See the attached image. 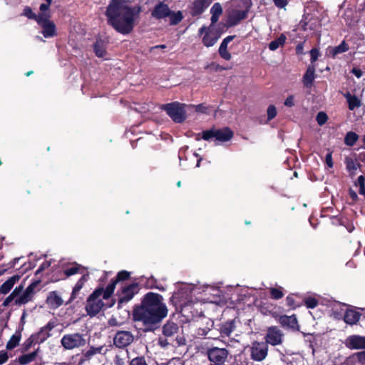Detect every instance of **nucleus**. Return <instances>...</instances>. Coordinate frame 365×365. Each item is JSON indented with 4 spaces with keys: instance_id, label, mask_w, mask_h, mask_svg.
<instances>
[{
    "instance_id": "680f3d73",
    "label": "nucleus",
    "mask_w": 365,
    "mask_h": 365,
    "mask_svg": "<svg viewBox=\"0 0 365 365\" xmlns=\"http://www.w3.org/2000/svg\"><path fill=\"white\" fill-rule=\"evenodd\" d=\"M355 185L359 187L365 186V178L363 175L359 176Z\"/></svg>"
},
{
    "instance_id": "dca6fc26",
    "label": "nucleus",
    "mask_w": 365,
    "mask_h": 365,
    "mask_svg": "<svg viewBox=\"0 0 365 365\" xmlns=\"http://www.w3.org/2000/svg\"><path fill=\"white\" fill-rule=\"evenodd\" d=\"M54 327L55 324L53 322H48L34 336V341L38 344L43 343L51 336L50 331Z\"/></svg>"
},
{
    "instance_id": "7c9ffc66",
    "label": "nucleus",
    "mask_w": 365,
    "mask_h": 365,
    "mask_svg": "<svg viewBox=\"0 0 365 365\" xmlns=\"http://www.w3.org/2000/svg\"><path fill=\"white\" fill-rule=\"evenodd\" d=\"M94 51L98 57L104 58L106 55V45L101 40L97 41L94 44Z\"/></svg>"
},
{
    "instance_id": "b1692460",
    "label": "nucleus",
    "mask_w": 365,
    "mask_h": 365,
    "mask_svg": "<svg viewBox=\"0 0 365 365\" xmlns=\"http://www.w3.org/2000/svg\"><path fill=\"white\" fill-rule=\"evenodd\" d=\"M20 279L19 275H14L8 279L0 286V294H7Z\"/></svg>"
},
{
    "instance_id": "2eb2a0df",
    "label": "nucleus",
    "mask_w": 365,
    "mask_h": 365,
    "mask_svg": "<svg viewBox=\"0 0 365 365\" xmlns=\"http://www.w3.org/2000/svg\"><path fill=\"white\" fill-rule=\"evenodd\" d=\"M138 284L135 283L124 287L119 297V302L123 303L130 301L138 292Z\"/></svg>"
},
{
    "instance_id": "4be33fe9",
    "label": "nucleus",
    "mask_w": 365,
    "mask_h": 365,
    "mask_svg": "<svg viewBox=\"0 0 365 365\" xmlns=\"http://www.w3.org/2000/svg\"><path fill=\"white\" fill-rule=\"evenodd\" d=\"M360 316L356 311L346 308L343 318L346 324H354L359 320Z\"/></svg>"
},
{
    "instance_id": "423d86ee",
    "label": "nucleus",
    "mask_w": 365,
    "mask_h": 365,
    "mask_svg": "<svg viewBox=\"0 0 365 365\" xmlns=\"http://www.w3.org/2000/svg\"><path fill=\"white\" fill-rule=\"evenodd\" d=\"M61 343L65 349L71 350L75 348L83 346L86 343L84 336L79 333H73L64 335Z\"/></svg>"
},
{
    "instance_id": "de8ad7c7",
    "label": "nucleus",
    "mask_w": 365,
    "mask_h": 365,
    "mask_svg": "<svg viewBox=\"0 0 365 365\" xmlns=\"http://www.w3.org/2000/svg\"><path fill=\"white\" fill-rule=\"evenodd\" d=\"M210 13L211 14L220 16V14L222 13V9L221 5L219 3L214 4L210 9Z\"/></svg>"
},
{
    "instance_id": "a19ab883",
    "label": "nucleus",
    "mask_w": 365,
    "mask_h": 365,
    "mask_svg": "<svg viewBox=\"0 0 365 365\" xmlns=\"http://www.w3.org/2000/svg\"><path fill=\"white\" fill-rule=\"evenodd\" d=\"M227 45L221 43L219 48V53L222 58L228 61L231 59V54L230 52L227 51Z\"/></svg>"
},
{
    "instance_id": "72a5a7b5",
    "label": "nucleus",
    "mask_w": 365,
    "mask_h": 365,
    "mask_svg": "<svg viewBox=\"0 0 365 365\" xmlns=\"http://www.w3.org/2000/svg\"><path fill=\"white\" fill-rule=\"evenodd\" d=\"M286 39V36L284 34H281L278 38L269 43V48L271 51H276L279 46L284 44Z\"/></svg>"
},
{
    "instance_id": "864d4df0",
    "label": "nucleus",
    "mask_w": 365,
    "mask_h": 365,
    "mask_svg": "<svg viewBox=\"0 0 365 365\" xmlns=\"http://www.w3.org/2000/svg\"><path fill=\"white\" fill-rule=\"evenodd\" d=\"M9 360V355L6 351H0V365L5 364Z\"/></svg>"
},
{
    "instance_id": "a18cd8bd",
    "label": "nucleus",
    "mask_w": 365,
    "mask_h": 365,
    "mask_svg": "<svg viewBox=\"0 0 365 365\" xmlns=\"http://www.w3.org/2000/svg\"><path fill=\"white\" fill-rule=\"evenodd\" d=\"M328 117L324 112H319L317 115L316 120L319 125H324L327 121Z\"/></svg>"
},
{
    "instance_id": "2f4dec72",
    "label": "nucleus",
    "mask_w": 365,
    "mask_h": 365,
    "mask_svg": "<svg viewBox=\"0 0 365 365\" xmlns=\"http://www.w3.org/2000/svg\"><path fill=\"white\" fill-rule=\"evenodd\" d=\"M345 164L347 170L350 173V175H354L356 170L359 167V165L351 158H346Z\"/></svg>"
},
{
    "instance_id": "338daca9",
    "label": "nucleus",
    "mask_w": 365,
    "mask_h": 365,
    "mask_svg": "<svg viewBox=\"0 0 365 365\" xmlns=\"http://www.w3.org/2000/svg\"><path fill=\"white\" fill-rule=\"evenodd\" d=\"M158 344L161 347L165 348V347H166L169 344V342L165 339L160 338L159 340H158Z\"/></svg>"
},
{
    "instance_id": "0e129e2a",
    "label": "nucleus",
    "mask_w": 365,
    "mask_h": 365,
    "mask_svg": "<svg viewBox=\"0 0 365 365\" xmlns=\"http://www.w3.org/2000/svg\"><path fill=\"white\" fill-rule=\"evenodd\" d=\"M113 3H115L118 5H129L130 4L128 1L125 0H110L109 4H112Z\"/></svg>"
},
{
    "instance_id": "0eeeda50",
    "label": "nucleus",
    "mask_w": 365,
    "mask_h": 365,
    "mask_svg": "<svg viewBox=\"0 0 365 365\" xmlns=\"http://www.w3.org/2000/svg\"><path fill=\"white\" fill-rule=\"evenodd\" d=\"M233 137V132L229 128H223L222 129H212L202 132V138L208 140L215 138L216 140L220 142H227Z\"/></svg>"
},
{
    "instance_id": "a211bd4d",
    "label": "nucleus",
    "mask_w": 365,
    "mask_h": 365,
    "mask_svg": "<svg viewBox=\"0 0 365 365\" xmlns=\"http://www.w3.org/2000/svg\"><path fill=\"white\" fill-rule=\"evenodd\" d=\"M346 345L352 349H365V337L358 335L351 336L346 339Z\"/></svg>"
},
{
    "instance_id": "052dcab7",
    "label": "nucleus",
    "mask_w": 365,
    "mask_h": 365,
    "mask_svg": "<svg viewBox=\"0 0 365 365\" xmlns=\"http://www.w3.org/2000/svg\"><path fill=\"white\" fill-rule=\"evenodd\" d=\"M325 160H326V163H327V165H328L329 168H332L333 167L334 164H333V161H332L331 153H329L327 154Z\"/></svg>"
},
{
    "instance_id": "8fccbe9b",
    "label": "nucleus",
    "mask_w": 365,
    "mask_h": 365,
    "mask_svg": "<svg viewBox=\"0 0 365 365\" xmlns=\"http://www.w3.org/2000/svg\"><path fill=\"white\" fill-rule=\"evenodd\" d=\"M24 15L27 16L29 19H35L38 17V15H36L33 13L32 10L29 7H26L24 11Z\"/></svg>"
},
{
    "instance_id": "f8f14e48",
    "label": "nucleus",
    "mask_w": 365,
    "mask_h": 365,
    "mask_svg": "<svg viewBox=\"0 0 365 365\" xmlns=\"http://www.w3.org/2000/svg\"><path fill=\"white\" fill-rule=\"evenodd\" d=\"M134 340V336L131 332L128 331H118L114 338V344L119 348H124L130 345Z\"/></svg>"
},
{
    "instance_id": "49530a36",
    "label": "nucleus",
    "mask_w": 365,
    "mask_h": 365,
    "mask_svg": "<svg viewBox=\"0 0 365 365\" xmlns=\"http://www.w3.org/2000/svg\"><path fill=\"white\" fill-rule=\"evenodd\" d=\"M267 119L269 120L273 119L277 115V108L274 106L270 105L267 110Z\"/></svg>"
},
{
    "instance_id": "6e6552de",
    "label": "nucleus",
    "mask_w": 365,
    "mask_h": 365,
    "mask_svg": "<svg viewBox=\"0 0 365 365\" xmlns=\"http://www.w3.org/2000/svg\"><path fill=\"white\" fill-rule=\"evenodd\" d=\"M50 16L47 14H39L36 18L38 24L42 28V34L45 38H51L56 35V26L49 20Z\"/></svg>"
},
{
    "instance_id": "79ce46f5",
    "label": "nucleus",
    "mask_w": 365,
    "mask_h": 365,
    "mask_svg": "<svg viewBox=\"0 0 365 365\" xmlns=\"http://www.w3.org/2000/svg\"><path fill=\"white\" fill-rule=\"evenodd\" d=\"M304 302L306 307L309 309H314L319 304L318 300L312 296L305 297Z\"/></svg>"
},
{
    "instance_id": "58836bf2",
    "label": "nucleus",
    "mask_w": 365,
    "mask_h": 365,
    "mask_svg": "<svg viewBox=\"0 0 365 365\" xmlns=\"http://www.w3.org/2000/svg\"><path fill=\"white\" fill-rule=\"evenodd\" d=\"M246 17V13L243 11H236L232 12L230 16L232 21H233V24H237L240 21L244 19Z\"/></svg>"
},
{
    "instance_id": "473e14b6",
    "label": "nucleus",
    "mask_w": 365,
    "mask_h": 365,
    "mask_svg": "<svg viewBox=\"0 0 365 365\" xmlns=\"http://www.w3.org/2000/svg\"><path fill=\"white\" fill-rule=\"evenodd\" d=\"M348 49V45L345 43V41H342L339 46L329 48V53L332 57H335L337 54L344 53Z\"/></svg>"
},
{
    "instance_id": "37998d69",
    "label": "nucleus",
    "mask_w": 365,
    "mask_h": 365,
    "mask_svg": "<svg viewBox=\"0 0 365 365\" xmlns=\"http://www.w3.org/2000/svg\"><path fill=\"white\" fill-rule=\"evenodd\" d=\"M103 350V346H101L98 347L91 346L86 353L85 356L87 359H90L91 356L96 354H101Z\"/></svg>"
},
{
    "instance_id": "f3484780",
    "label": "nucleus",
    "mask_w": 365,
    "mask_h": 365,
    "mask_svg": "<svg viewBox=\"0 0 365 365\" xmlns=\"http://www.w3.org/2000/svg\"><path fill=\"white\" fill-rule=\"evenodd\" d=\"M170 14V8L163 2L156 4L151 13L152 16L158 19L165 18Z\"/></svg>"
},
{
    "instance_id": "c756f323",
    "label": "nucleus",
    "mask_w": 365,
    "mask_h": 365,
    "mask_svg": "<svg viewBox=\"0 0 365 365\" xmlns=\"http://www.w3.org/2000/svg\"><path fill=\"white\" fill-rule=\"evenodd\" d=\"M88 275L84 274L77 282V283L76 284V285L74 286V287L73 289V292H72L70 300H73L74 299L76 298V296L78 294L80 290L83 287L85 282L88 280Z\"/></svg>"
},
{
    "instance_id": "13d9d810",
    "label": "nucleus",
    "mask_w": 365,
    "mask_h": 365,
    "mask_svg": "<svg viewBox=\"0 0 365 365\" xmlns=\"http://www.w3.org/2000/svg\"><path fill=\"white\" fill-rule=\"evenodd\" d=\"M310 55H311V61H312V62H314L317 59V58L319 55V51L317 49L313 48L310 51Z\"/></svg>"
},
{
    "instance_id": "ea45409f",
    "label": "nucleus",
    "mask_w": 365,
    "mask_h": 365,
    "mask_svg": "<svg viewBox=\"0 0 365 365\" xmlns=\"http://www.w3.org/2000/svg\"><path fill=\"white\" fill-rule=\"evenodd\" d=\"M168 16L170 17V24L172 25L178 24L182 19V15L180 11L175 13L170 11V14Z\"/></svg>"
},
{
    "instance_id": "4c0bfd02",
    "label": "nucleus",
    "mask_w": 365,
    "mask_h": 365,
    "mask_svg": "<svg viewBox=\"0 0 365 365\" xmlns=\"http://www.w3.org/2000/svg\"><path fill=\"white\" fill-rule=\"evenodd\" d=\"M358 139V135L354 132H349L345 136L344 143L346 145L352 146Z\"/></svg>"
},
{
    "instance_id": "e433bc0d",
    "label": "nucleus",
    "mask_w": 365,
    "mask_h": 365,
    "mask_svg": "<svg viewBox=\"0 0 365 365\" xmlns=\"http://www.w3.org/2000/svg\"><path fill=\"white\" fill-rule=\"evenodd\" d=\"M23 289V286H19L18 287H16L15 289L11 292L10 295H9L5 300L3 302L4 307H7L9 305V304L16 298L17 295L19 294V292Z\"/></svg>"
},
{
    "instance_id": "e2e57ef3",
    "label": "nucleus",
    "mask_w": 365,
    "mask_h": 365,
    "mask_svg": "<svg viewBox=\"0 0 365 365\" xmlns=\"http://www.w3.org/2000/svg\"><path fill=\"white\" fill-rule=\"evenodd\" d=\"M187 149H188V146H184L180 149L179 153H178V158H179L180 160H181L183 158H186L185 157V153Z\"/></svg>"
},
{
    "instance_id": "412c9836",
    "label": "nucleus",
    "mask_w": 365,
    "mask_h": 365,
    "mask_svg": "<svg viewBox=\"0 0 365 365\" xmlns=\"http://www.w3.org/2000/svg\"><path fill=\"white\" fill-rule=\"evenodd\" d=\"M62 298L55 291L51 292L46 299V304L51 309H56L62 305Z\"/></svg>"
},
{
    "instance_id": "f257e3e1",
    "label": "nucleus",
    "mask_w": 365,
    "mask_h": 365,
    "mask_svg": "<svg viewBox=\"0 0 365 365\" xmlns=\"http://www.w3.org/2000/svg\"><path fill=\"white\" fill-rule=\"evenodd\" d=\"M141 8L138 6L108 4L106 11L108 24L117 32L126 35L138 24Z\"/></svg>"
},
{
    "instance_id": "bf43d9fd",
    "label": "nucleus",
    "mask_w": 365,
    "mask_h": 365,
    "mask_svg": "<svg viewBox=\"0 0 365 365\" xmlns=\"http://www.w3.org/2000/svg\"><path fill=\"white\" fill-rule=\"evenodd\" d=\"M276 6L279 8H284L287 4V0H273Z\"/></svg>"
},
{
    "instance_id": "ddd939ff",
    "label": "nucleus",
    "mask_w": 365,
    "mask_h": 365,
    "mask_svg": "<svg viewBox=\"0 0 365 365\" xmlns=\"http://www.w3.org/2000/svg\"><path fill=\"white\" fill-rule=\"evenodd\" d=\"M37 284L38 282L31 283L26 287L25 291L21 295H17L15 299V304L21 306L31 302L34 296L35 289Z\"/></svg>"
},
{
    "instance_id": "6e6d98bb",
    "label": "nucleus",
    "mask_w": 365,
    "mask_h": 365,
    "mask_svg": "<svg viewBox=\"0 0 365 365\" xmlns=\"http://www.w3.org/2000/svg\"><path fill=\"white\" fill-rule=\"evenodd\" d=\"M51 265V262L49 261H46L44 262H43L40 267H38V269L36 270V274H38V273L41 272L42 271L45 270L46 269H47L48 267H50Z\"/></svg>"
},
{
    "instance_id": "cd10ccee",
    "label": "nucleus",
    "mask_w": 365,
    "mask_h": 365,
    "mask_svg": "<svg viewBox=\"0 0 365 365\" xmlns=\"http://www.w3.org/2000/svg\"><path fill=\"white\" fill-rule=\"evenodd\" d=\"M21 333L19 331H16L10 338L9 341L6 344V349L12 350L15 347H16L21 341Z\"/></svg>"
},
{
    "instance_id": "69168bd1",
    "label": "nucleus",
    "mask_w": 365,
    "mask_h": 365,
    "mask_svg": "<svg viewBox=\"0 0 365 365\" xmlns=\"http://www.w3.org/2000/svg\"><path fill=\"white\" fill-rule=\"evenodd\" d=\"M50 5H51V4H48V3L41 4V6H40V10L41 11V14H46L45 11L48 10Z\"/></svg>"
},
{
    "instance_id": "6ab92c4d",
    "label": "nucleus",
    "mask_w": 365,
    "mask_h": 365,
    "mask_svg": "<svg viewBox=\"0 0 365 365\" xmlns=\"http://www.w3.org/2000/svg\"><path fill=\"white\" fill-rule=\"evenodd\" d=\"M212 0H195L191 7L192 16H197L202 12L209 6Z\"/></svg>"
},
{
    "instance_id": "a878e982",
    "label": "nucleus",
    "mask_w": 365,
    "mask_h": 365,
    "mask_svg": "<svg viewBox=\"0 0 365 365\" xmlns=\"http://www.w3.org/2000/svg\"><path fill=\"white\" fill-rule=\"evenodd\" d=\"M344 96L346 99L349 110H353L361 106L360 99L356 96H353L350 93L347 92L344 93Z\"/></svg>"
},
{
    "instance_id": "3c124183",
    "label": "nucleus",
    "mask_w": 365,
    "mask_h": 365,
    "mask_svg": "<svg viewBox=\"0 0 365 365\" xmlns=\"http://www.w3.org/2000/svg\"><path fill=\"white\" fill-rule=\"evenodd\" d=\"M79 268H80V266L74 265L72 267L66 269L65 270V274L67 277L73 275V274L78 273Z\"/></svg>"
},
{
    "instance_id": "09e8293b",
    "label": "nucleus",
    "mask_w": 365,
    "mask_h": 365,
    "mask_svg": "<svg viewBox=\"0 0 365 365\" xmlns=\"http://www.w3.org/2000/svg\"><path fill=\"white\" fill-rule=\"evenodd\" d=\"M130 276V273L127 271H120L117 274V277H116V279H114L115 281L118 282V281H123V280H125V279H127Z\"/></svg>"
},
{
    "instance_id": "4468645a",
    "label": "nucleus",
    "mask_w": 365,
    "mask_h": 365,
    "mask_svg": "<svg viewBox=\"0 0 365 365\" xmlns=\"http://www.w3.org/2000/svg\"><path fill=\"white\" fill-rule=\"evenodd\" d=\"M283 334L277 327H271L267 329L265 336V343L272 346L281 344L282 343Z\"/></svg>"
},
{
    "instance_id": "bb28decb",
    "label": "nucleus",
    "mask_w": 365,
    "mask_h": 365,
    "mask_svg": "<svg viewBox=\"0 0 365 365\" xmlns=\"http://www.w3.org/2000/svg\"><path fill=\"white\" fill-rule=\"evenodd\" d=\"M279 322L283 327H286L288 328H295L297 326V318L292 316H282L279 318Z\"/></svg>"
},
{
    "instance_id": "c03bdc74",
    "label": "nucleus",
    "mask_w": 365,
    "mask_h": 365,
    "mask_svg": "<svg viewBox=\"0 0 365 365\" xmlns=\"http://www.w3.org/2000/svg\"><path fill=\"white\" fill-rule=\"evenodd\" d=\"M271 297L274 299H279L283 297L284 293L280 289L271 288L270 289Z\"/></svg>"
},
{
    "instance_id": "7ed1b4c3",
    "label": "nucleus",
    "mask_w": 365,
    "mask_h": 365,
    "mask_svg": "<svg viewBox=\"0 0 365 365\" xmlns=\"http://www.w3.org/2000/svg\"><path fill=\"white\" fill-rule=\"evenodd\" d=\"M178 291L175 292L172 300L180 307H185L195 302L193 295L205 292L207 286L200 287L192 284L179 283Z\"/></svg>"
},
{
    "instance_id": "393cba45",
    "label": "nucleus",
    "mask_w": 365,
    "mask_h": 365,
    "mask_svg": "<svg viewBox=\"0 0 365 365\" xmlns=\"http://www.w3.org/2000/svg\"><path fill=\"white\" fill-rule=\"evenodd\" d=\"M38 354V350H36L31 353L26 354L20 356L19 358L14 361V363H18L20 365H26L34 361Z\"/></svg>"
},
{
    "instance_id": "603ef678",
    "label": "nucleus",
    "mask_w": 365,
    "mask_h": 365,
    "mask_svg": "<svg viewBox=\"0 0 365 365\" xmlns=\"http://www.w3.org/2000/svg\"><path fill=\"white\" fill-rule=\"evenodd\" d=\"M130 365H148L145 361V359L142 357H137L133 359Z\"/></svg>"
},
{
    "instance_id": "9b49d317",
    "label": "nucleus",
    "mask_w": 365,
    "mask_h": 365,
    "mask_svg": "<svg viewBox=\"0 0 365 365\" xmlns=\"http://www.w3.org/2000/svg\"><path fill=\"white\" fill-rule=\"evenodd\" d=\"M205 32L204 37L202 38V43L207 47L212 46L217 41L220 35L217 31H214L210 25L208 28L202 26L199 30V34H202Z\"/></svg>"
},
{
    "instance_id": "f704fd0d",
    "label": "nucleus",
    "mask_w": 365,
    "mask_h": 365,
    "mask_svg": "<svg viewBox=\"0 0 365 365\" xmlns=\"http://www.w3.org/2000/svg\"><path fill=\"white\" fill-rule=\"evenodd\" d=\"M116 281L113 280L106 288L103 289L102 297L104 300H108L113 294L116 285Z\"/></svg>"
},
{
    "instance_id": "20e7f679",
    "label": "nucleus",
    "mask_w": 365,
    "mask_h": 365,
    "mask_svg": "<svg viewBox=\"0 0 365 365\" xmlns=\"http://www.w3.org/2000/svg\"><path fill=\"white\" fill-rule=\"evenodd\" d=\"M102 294L103 288H98L87 299L86 310L89 316H96L106 306V303L103 302L104 299H103Z\"/></svg>"
},
{
    "instance_id": "39448f33",
    "label": "nucleus",
    "mask_w": 365,
    "mask_h": 365,
    "mask_svg": "<svg viewBox=\"0 0 365 365\" xmlns=\"http://www.w3.org/2000/svg\"><path fill=\"white\" fill-rule=\"evenodd\" d=\"M162 109L165 110L175 123H182L186 118L184 106L180 103L164 104L162 106Z\"/></svg>"
},
{
    "instance_id": "774afa93",
    "label": "nucleus",
    "mask_w": 365,
    "mask_h": 365,
    "mask_svg": "<svg viewBox=\"0 0 365 365\" xmlns=\"http://www.w3.org/2000/svg\"><path fill=\"white\" fill-rule=\"evenodd\" d=\"M357 78H361L362 76V71L359 68H354L351 71Z\"/></svg>"
},
{
    "instance_id": "f03ea898",
    "label": "nucleus",
    "mask_w": 365,
    "mask_h": 365,
    "mask_svg": "<svg viewBox=\"0 0 365 365\" xmlns=\"http://www.w3.org/2000/svg\"><path fill=\"white\" fill-rule=\"evenodd\" d=\"M133 319L148 325L160 322L168 315V309L163 298L159 294L149 292L142 300L140 307L133 310Z\"/></svg>"
},
{
    "instance_id": "c85d7f7f",
    "label": "nucleus",
    "mask_w": 365,
    "mask_h": 365,
    "mask_svg": "<svg viewBox=\"0 0 365 365\" xmlns=\"http://www.w3.org/2000/svg\"><path fill=\"white\" fill-rule=\"evenodd\" d=\"M178 330V326L174 322H168L163 328V334L166 336H172Z\"/></svg>"
},
{
    "instance_id": "5fc2aeb1",
    "label": "nucleus",
    "mask_w": 365,
    "mask_h": 365,
    "mask_svg": "<svg viewBox=\"0 0 365 365\" xmlns=\"http://www.w3.org/2000/svg\"><path fill=\"white\" fill-rule=\"evenodd\" d=\"M284 106L287 107H292L294 106V97L292 95L289 96L284 101Z\"/></svg>"
},
{
    "instance_id": "9d476101",
    "label": "nucleus",
    "mask_w": 365,
    "mask_h": 365,
    "mask_svg": "<svg viewBox=\"0 0 365 365\" xmlns=\"http://www.w3.org/2000/svg\"><path fill=\"white\" fill-rule=\"evenodd\" d=\"M268 345L265 342L254 341L250 346L251 359L255 361H262L267 356Z\"/></svg>"
},
{
    "instance_id": "5701e85b",
    "label": "nucleus",
    "mask_w": 365,
    "mask_h": 365,
    "mask_svg": "<svg viewBox=\"0 0 365 365\" xmlns=\"http://www.w3.org/2000/svg\"><path fill=\"white\" fill-rule=\"evenodd\" d=\"M315 78V68L314 66H309L304 76H303V84L305 87H311Z\"/></svg>"
},
{
    "instance_id": "4d7b16f0",
    "label": "nucleus",
    "mask_w": 365,
    "mask_h": 365,
    "mask_svg": "<svg viewBox=\"0 0 365 365\" xmlns=\"http://www.w3.org/2000/svg\"><path fill=\"white\" fill-rule=\"evenodd\" d=\"M356 356L361 364H365V351L356 353Z\"/></svg>"
},
{
    "instance_id": "1a4fd4ad",
    "label": "nucleus",
    "mask_w": 365,
    "mask_h": 365,
    "mask_svg": "<svg viewBox=\"0 0 365 365\" xmlns=\"http://www.w3.org/2000/svg\"><path fill=\"white\" fill-rule=\"evenodd\" d=\"M207 356L214 365H222L229 355V351L225 348L212 346L207 348Z\"/></svg>"
},
{
    "instance_id": "aec40b11",
    "label": "nucleus",
    "mask_w": 365,
    "mask_h": 365,
    "mask_svg": "<svg viewBox=\"0 0 365 365\" xmlns=\"http://www.w3.org/2000/svg\"><path fill=\"white\" fill-rule=\"evenodd\" d=\"M346 307V304H342L339 302H335L331 304V316L336 319H340L343 318L345 309Z\"/></svg>"
},
{
    "instance_id": "c9c22d12",
    "label": "nucleus",
    "mask_w": 365,
    "mask_h": 365,
    "mask_svg": "<svg viewBox=\"0 0 365 365\" xmlns=\"http://www.w3.org/2000/svg\"><path fill=\"white\" fill-rule=\"evenodd\" d=\"M234 331V324L232 322H226L220 328L222 336H229Z\"/></svg>"
}]
</instances>
